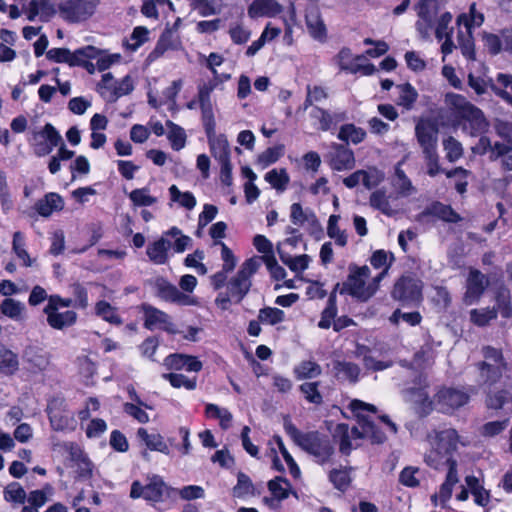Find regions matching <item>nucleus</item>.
<instances>
[{
    "label": "nucleus",
    "mask_w": 512,
    "mask_h": 512,
    "mask_svg": "<svg viewBox=\"0 0 512 512\" xmlns=\"http://www.w3.org/2000/svg\"><path fill=\"white\" fill-rule=\"evenodd\" d=\"M260 267L261 260L257 256L245 260L237 274L227 282V291L218 294L215 304L224 311L229 309L232 302L239 304L250 291L251 278Z\"/></svg>",
    "instance_id": "1"
},
{
    "label": "nucleus",
    "mask_w": 512,
    "mask_h": 512,
    "mask_svg": "<svg viewBox=\"0 0 512 512\" xmlns=\"http://www.w3.org/2000/svg\"><path fill=\"white\" fill-rule=\"evenodd\" d=\"M284 430L297 446L313 456L319 464L329 462L335 452L327 435L318 431L301 432L289 418L284 419Z\"/></svg>",
    "instance_id": "2"
},
{
    "label": "nucleus",
    "mask_w": 512,
    "mask_h": 512,
    "mask_svg": "<svg viewBox=\"0 0 512 512\" xmlns=\"http://www.w3.org/2000/svg\"><path fill=\"white\" fill-rule=\"evenodd\" d=\"M431 450L425 455V462L434 469L446 464L447 458L457 450L459 436L455 429H445L428 435Z\"/></svg>",
    "instance_id": "3"
},
{
    "label": "nucleus",
    "mask_w": 512,
    "mask_h": 512,
    "mask_svg": "<svg viewBox=\"0 0 512 512\" xmlns=\"http://www.w3.org/2000/svg\"><path fill=\"white\" fill-rule=\"evenodd\" d=\"M447 97L459 117L463 120L462 130L465 133L472 137H477L487 131L489 123L479 108L468 102L465 97L461 95L451 94Z\"/></svg>",
    "instance_id": "4"
},
{
    "label": "nucleus",
    "mask_w": 512,
    "mask_h": 512,
    "mask_svg": "<svg viewBox=\"0 0 512 512\" xmlns=\"http://www.w3.org/2000/svg\"><path fill=\"white\" fill-rule=\"evenodd\" d=\"M482 353L485 361L479 363L481 378L486 384L505 382L508 379V367L504 360L502 351L492 346H484Z\"/></svg>",
    "instance_id": "5"
},
{
    "label": "nucleus",
    "mask_w": 512,
    "mask_h": 512,
    "mask_svg": "<svg viewBox=\"0 0 512 512\" xmlns=\"http://www.w3.org/2000/svg\"><path fill=\"white\" fill-rule=\"evenodd\" d=\"M350 273L347 280L342 283L340 294H349L361 302L368 301L375 294L374 286L370 287L366 280L370 277V269L364 265L362 267L350 266Z\"/></svg>",
    "instance_id": "6"
},
{
    "label": "nucleus",
    "mask_w": 512,
    "mask_h": 512,
    "mask_svg": "<svg viewBox=\"0 0 512 512\" xmlns=\"http://www.w3.org/2000/svg\"><path fill=\"white\" fill-rule=\"evenodd\" d=\"M176 490L167 486L162 477L152 475L147 477L146 483L134 481L131 485L130 497L133 499L144 498L149 502H162L170 497Z\"/></svg>",
    "instance_id": "7"
},
{
    "label": "nucleus",
    "mask_w": 512,
    "mask_h": 512,
    "mask_svg": "<svg viewBox=\"0 0 512 512\" xmlns=\"http://www.w3.org/2000/svg\"><path fill=\"white\" fill-rule=\"evenodd\" d=\"M100 0H61L60 16L69 23H80L89 19L96 11Z\"/></svg>",
    "instance_id": "8"
},
{
    "label": "nucleus",
    "mask_w": 512,
    "mask_h": 512,
    "mask_svg": "<svg viewBox=\"0 0 512 512\" xmlns=\"http://www.w3.org/2000/svg\"><path fill=\"white\" fill-rule=\"evenodd\" d=\"M350 408L358 417L360 439L367 438L373 444H382L386 440L385 434L369 418L362 414V411L365 410L376 412V407L360 400H353L350 403Z\"/></svg>",
    "instance_id": "9"
},
{
    "label": "nucleus",
    "mask_w": 512,
    "mask_h": 512,
    "mask_svg": "<svg viewBox=\"0 0 512 512\" xmlns=\"http://www.w3.org/2000/svg\"><path fill=\"white\" fill-rule=\"evenodd\" d=\"M391 296L403 305L418 304L422 299V282L412 275H403L395 282Z\"/></svg>",
    "instance_id": "10"
},
{
    "label": "nucleus",
    "mask_w": 512,
    "mask_h": 512,
    "mask_svg": "<svg viewBox=\"0 0 512 512\" xmlns=\"http://www.w3.org/2000/svg\"><path fill=\"white\" fill-rule=\"evenodd\" d=\"M438 123L431 118H421L415 125V137L422 153L435 151L438 146Z\"/></svg>",
    "instance_id": "11"
},
{
    "label": "nucleus",
    "mask_w": 512,
    "mask_h": 512,
    "mask_svg": "<svg viewBox=\"0 0 512 512\" xmlns=\"http://www.w3.org/2000/svg\"><path fill=\"white\" fill-rule=\"evenodd\" d=\"M418 20L416 29L422 38H428L439 11L438 0H420L416 6Z\"/></svg>",
    "instance_id": "12"
},
{
    "label": "nucleus",
    "mask_w": 512,
    "mask_h": 512,
    "mask_svg": "<svg viewBox=\"0 0 512 512\" xmlns=\"http://www.w3.org/2000/svg\"><path fill=\"white\" fill-rule=\"evenodd\" d=\"M33 139L34 153L38 157L50 154L62 142L61 135L50 123H47L41 131L35 132Z\"/></svg>",
    "instance_id": "13"
},
{
    "label": "nucleus",
    "mask_w": 512,
    "mask_h": 512,
    "mask_svg": "<svg viewBox=\"0 0 512 512\" xmlns=\"http://www.w3.org/2000/svg\"><path fill=\"white\" fill-rule=\"evenodd\" d=\"M142 311L144 313V327L146 329L153 330L159 328L170 334L180 332L176 329L175 324L171 321V317L167 313L149 304H143Z\"/></svg>",
    "instance_id": "14"
},
{
    "label": "nucleus",
    "mask_w": 512,
    "mask_h": 512,
    "mask_svg": "<svg viewBox=\"0 0 512 512\" xmlns=\"http://www.w3.org/2000/svg\"><path fill=\"white\" fill-rule=\"evenodd\" d=\"M333 438L339 444L340 453L348 456L359 446L357 440L360 439V429L357 426L350 428L348 424L340 423L335 427Z\"/></svg>",
    "instance_id": "15"
},
{
    "label": "nucleus",
    "mask_w": 512,
    "mask_h": 512,
    "mask_svg": "<svg viewBox=\"0 0 512 512\" xmlns=\"http://www.w3.org/2000/svg\"><path fill=\"white\" fill-rule=\"evenodd\" d=\"M489 286V280L481 271L470 269L466 280L464 302L467 305L477 303Z\"/></svg>",
    "instance_id": "16"
},
{
    "label": "nucleus",
    "mask_w": 512,
    "mask_h": 512,
    "mask_svg": "<svg viewBox=\"0 0 512 512\" xmlns=\"http://www.w3.org/2000/svg\"><path fill=\"white\" fill-rule=\"evenodd\" d=\"M215 87L216 84L213 82L204 83L198 87V102L201 108L203 126L205 130L210 132L213 130V127H216L211 101V93Z\"/></svg>",
    "instance_id": "17"
},
{
    "label": "nucleus",
    "mask_w": 512,
    "mask_h": 512,
    "mask_svg": "<svg viewBox=\"0 0 512 512\" xmlns=\"http://www.w3.org/2000/svg\"><path fill=\"white\" fill-rule=\"evenodd\" d=\"M156 294L162 300L176 303L183 306L195 305L197 301L189 295L181 292L175 285L164 278H157L155 281Z\"/></svg>",
    "instance_id": "18"
},
{
    "label": "nucleus",
    "mask_w": 512,
    "mask_h": 512,
    "mask_svg": "<svg viewBox=\"0 0 512 512\" xmlns=\"http://www.w3.org/2000/svg\"><path fill=\"white\" fill-rule=\"evenodd\" d=\"M446 465L448 466V472L446 475V479L444 483L440 486V490L438 494H433L431 496V501L437 505L438 499L442 505L447 502L452 495L453 486L458 483V472H457V461L454 458H447Z\"/></svg>",
    "instance_id": "19"
},
{
    "label": "nucleus",
    "mask_w": 512,
    "mask_h": 512,
    "mask_svg": "<svg viewBox=\"0 0 512 512\" xmlns=\"http://www.w3.org/2000/svg\"><path fill=\"white\" fill-rule=\"evenodd\" d=\"M44 313L47 315V323L50 327L57 330H63L71 327L77 320V313L72 310L60 312L52 305H46Z\"/></svg>",
    "instance_id": "20"
},
{
    "label": "nucleus",
    "mask_w": 512,
    "mask_h": 512,
    "mask_svg": "<svg viewBox=\"0 0 512 512\" xmlns=\"http://www.w3.org/2000/svg\"><path fill=\"white\" fill-rule=\"evenodd\" d=\"M438 402L447 409H455L467 403L469 397L462 390L453 386H443L437 392Z\"/></svg>",
    "instance_id": "21"
},
{
    "label": "nucleus",
    "mask_w": 512,
    "mask_h": 512,
    "mask_svg": "<svg viewBox=\"0 0 512 512\" xmlns=\"http://www.w3.org/2000/svg\"><path fill=\"white\" fill-rule=\"evenodd\" d=\"M427 216H433L448 223H458L462 220V217L450 205H445L439 201L427 206L419 215L420 218Z\"/></svg>",
    "instance_id": "22"
},
{
    "label": "nucleus",
    "mask_w": 512,
    "mask_h": 512,
    "mask_svg": "<svg viewBox=\"0 0 512 512\" xmlns=\"http://www.w3.org/2000/svg\"><path fill=\"white\" fill-rule=\"evenodd\" d=\"M212 156L220 163L230 159V146L225 135L216 136L215 127L210 132L205 130Z\"/></svg>",
    "instance_id": "23"
},
{
    "label": "nucleus",
    "mask_w": 512,
    "mask_h": 512,
    "mask_svg": "<svg viewBox=\"0 0 512 512\" xmlns=\"http://www.w3.org/2000/svg\"><path fill=\"white\" fill-rule=\"evenodd\" d=\"M305 19L310 36L319 42H325L327 39V29L319 10L313 8L307 11Z\"/></svg>",
    "instance_id": "24"
},
{
    "label": "nucleus",
    "mask_w": 512,
    "mask_h": 512,
    "mask_svg": "<svg viewBox=\"0 0 512 512\" xmlns=\"http://www.w3.org/2000/svg\"><path fill=\"white\" fill-rule=\"evenodd\" d=\"M281 10V5L275 0H254L248 8V15L251 18L272 17L279 14Z\"/></svg>",
    "instance_id": "25"
},
{
    "label": "nucleus",
    "mask_w": 512,
    "mask_h": 512,
    "mask_svg": "<svg viewBox=\"0 0 512 512\" xmlns=\"http://www.w3.org/2000/svg\"><path fill=\"white\" fill-rule=\"evenodd\" d=\"M64 207L62 197L57 193H48L44 198L38 200L35 209L43 217L50 216L54 211H60Z\"/></svg>",
    "instance_id": "26"
},
{
    "label": "nucleus",
    "mask_w": 512,
    "mask_h": 512,
    "mask_svg": "<svg viewBox=\"0 0 512 512\" xmlns=\"http://www.w3.org/2000/svg\"><path fill=\"white\" fill-rule=\"evenodd\" d=\"M512 400L511 394L500 386H489L485 404L488 409L499 410Z\"/></svg>",
    "instance_id": "27"
},
{
    "label": "nucleus",
    "mask_w": 512,
    "mask_h": 512,
    "mask_svg": "<svg viewBox=\"0 0 512 512\" xmlns=\"http://www.w3.org/2000/svg\"><path fill=\"white\" fill-rule=\"evenodd\" d=\"M171 247L170 240L166 239L165 236L161 237L157 241L149 244L147 247V255L149 259L155 264H165L168 260V250Z\"/></svg>",
    "instance_id": "28"
},
{
    "label": "nucleus",
    "mask_w": 512,
    "mask_h": 512,
    "mask_svg": "<svg viewBox=\"0 0 512 512\" xmlns=\"http://www.w3.org/2000/svg\"><path fill=\"white\" fill-rule=\"evenodd\" d=\"M137 437L145 443V445L153 451H158L168 455L170 453L169 447L164 442L163 437L158 433L149 434L145 428L137 430Z\"/></svg>",
    "instance_id": "29"
},
{
    "label": "nucleus",
    "mask_w": 512,
    "mask_h": 512,
    "mask_svg": "<svg viewBox=\"0 0 512 512\" xmlns=\"http://www.w3.org/2000/svg\"><path fill=\"white\" fill-rule=\"evenodd\" d=\"M495 308L497 310V314L503 318H511L512 317V303H511V293L510 290L505 286H500L497 288L495 292Z\"/></svg>",
    "instance_id": "30"
},
{
    "label": "nucleus",
    "mask_w": 512,
    "mask_h": 512,
    "mask_svg": "<svg viewBox=\"0 0 512 512\" xmlns=\"http://www.w3.org/2000/svg\"><path fill=\"white\" fill-rule=\"evenodd\" d=\"M489 159L495 161L501 159V166L506 171H512V146L496 142L493 146Z\"/></svg>",
    "instance_id": "31"
},
{
    "label": "nucleus",
    "mask_w": 512,
    "mask_h": 512,
    "mask_svg": "<svg viewBox=\"0 0 512 512\" xmlns=\"http://www.w3.org/2000/svg\"><path fill=\"white\" fill-rule=\"evenodd\" d=\"M190 6L202 17L219 14L222 10L223 0H189Z\"/></svg>",
    "instance_id": "32"
},
{
    "label": "nucleus",
    "mask_w": 512,
    "mask_h": 512,
    "mask_svg": "<svg viewBox=\"0 0 512 512\" xmlns=\"http://www.w3.org/2000/svg\"><path fill=\"white\" fill-rule=\"evenodd\" d=\"M336 376L341 381L356 382L360 373V368L352 362H336L334 365Z\"/></svg>",
    "instance_id": "33"
},
{
    "label": "nucleus",
    "mask_w": 512,
    "mask_h": 512,
    "mask_svg": "<svg viewBox=\"0 0 512 512\" xmlns=\"http://www.w3.org/2000/svg\"><path fill=\"white\" fill-rule=\"evenodd\" d=\"M397 90V105L402 106L407 110L412 109L414 103L417 101L418 98V92L416 91V89L410 83H405L397 85Z\"/></svg>",
    "instance_id": "34"
},
{
    "label": "nucleus",
    "mask_w": 512,
    "mask_h": 512,
    "mask_svg": "<svg viewBox=\"0 0 512 512\" xmlns=\"http://www.w3.org/2000/svg\"><path fill=\"white\" fill-rule=\"evenodd\" d=\"M411 401L419 406V412L422 415L428 414L432 410V401L424 386L413 387L409 390Z\"/></svg>",
    "instance_id": "35"
},
{
    "label": "nucleus",
    "mask_w": 512,
    "mask_h": 512,
    "mask_svg": "<svg viewBox=\"0 0 512 512\" xmlns=\"http://www.w3.org/2000/svg\"><path fill=\"white\" fill-rule=\"evenodd\" d=\"M354 162L353 152L344 147H340L332 158L331 166L334 170L341 171L351 169L354 166Z\"/></svg>",
    "instance_id": "36"
},
{
    "label": "nucleus",
    "mask_w": 512,
    "mask_h": 512,
    "mask_svg": "<svg viewBox=\"0 0 512 512\" xmlns=\"http://www.w3.org/2000/svg\"><path fill=\"white\" fill-rule=\"evenodd\" d=\"M99 50L94 46H86L79 48L74 52L70 51V57L68 58L67 64L70 66H82L87 59L97 58Z\"/></svg>",
    "instance_id": "37"
},
{
    "label": "nucleus",
    "mask_w": 512,
    "mask_h": 512,
    "mask_svg": "<svg viewBox=\"0 0 512 512\" xmlns=\"http://www.w3.org/2000/svg\"><path fill=\"white\" fill-rule=\"evenodd\" d=\"M340 215L332 214L328 219L327 235L335 240V243L341 247L347 245V234L344 230H340L338 222Z\"/></svg>",
    "instance_id": "38"
},
{
    "label": "nucleus",
    "mask_w": 512,
    "mask_h": 512,
    "mask_svg": "<svg viewBox=\"0 0 512 512\" xmlns=\"http://www.w3.org/2000/svg\"><path fill=\"white\" fill-rule=\"evenodd\" d=\"M48 415L51 427L56 431H63L71 425L72 417L69 413L48 406Z\"/></svg>",
    "instance_id": "39"
},
{
    "label": "nucleus",
    "mask_w": 512,
    "mask_h": 512,
    "mask_svg": "<svg viewBox=\"0 0 512 512\" xmlns=\"http://www.w3.org/2000/svg\"><path fill=\"white\" fill-rule=\"evenodd\" d=\"M366 132L354 124H345L340 128L338 138L342 141H351L354 144H358L364 140Z\"/></svg>",
    "instance_id": "40"
},
{
    "label": "nucleus",
    "mask_w": 512,
    "mask_h": 512,
    "mask_svg": "<svg viewBox=\"0 0 512 512\" xmlns=\"http://www.w3.org/2000/svg\"><path fill=\"white\" fill-rule=\"evenodd\" d=\"M248 495H255V487L248 475L239 472L237 474V484L233 488V496L242 498Z\"/></svg>",
    "instance_id": "41"
},
{
    "label": "nucleus",
    "mask_w": 512,
    "mask_h": 512,
    "mask_svg": "<svg viewBox=\"0 0 512 512\" xmlns=\"http://www.w3.org/2000/svg\"><path fill=\"white\" fill-rule=\"evenodd\" d=\"M134 90L131 77L126 75L121 81L115 82L112 89L109 90V102H115L118 98L130 94Z\"/></svg>",
    "instance_id": "42"
},
{
    "label": "nucleus",
    "mask_w": 512,
    "mask_h": 512,
    "mask_svg": "<svg viewBox=\"0 0 512 512\" xmlns=\"http://www.w3.org/2000/svg\"><path fill=\"white\" fill-rule=\"evenodd\" d=\"M291 485L283 477H275L268 482V489L278 501L284 500L289 496Z\"/></svg>",
    "instance_id": "43"
},
{
    "label": "nucleus",
    "mask_w": 512,
    "mask_h": 512,
    "mask_svg": "<svg viewBox=\"0 0 512 512\" xmlns=\"http://www.w3.org/2000/svg\"><path fill=\"white\" fill-rule=\"evenodd\" d=\"M167 127L169 128L168 139L171 142V147L179 151L185 146L186 143V134L182 127L168 120L166 122Z\"/></svg>",
    "instance_id": "44"
},
{
    "label": "nucleus",
    "mask_w": 512,
    "mask_h": 512,
    "mask_svg": "<svg viewBox=\"0 0 512 512\" xmlns=\"http://www.w3.org/2000/svg\"><path fill=\"white\" fill-rule=\"evenodd\" d=\"M171 201L177 202L187 210H192L196 206V198L191 192H181L176 185L169 188Z\"/></svg>",
    "instance_id": "45"
},
{
    "label": "nucleus",
    "mask_w": 512,
    "mask_h": 512,
    "mask_svg": "<svg viewBox=\"0 0 512 512\" xmlns=\"http://www.w3.org/2000/svg\"><path fill=\"white\" fill-rule=\"evenodd\" d=\"M370 205L387 216H392L394 214V210L392 209L388 197L383 190H376L371 194Z\"/></svg>",
    "instance_id": "46"
},
{
    "label": "nucleus",
    "mask_w": 512,
    "mask_h": 512,
    "mask_svg": "<svg viewBox=\"0 0 512 512\" xmlns=\"http://www.w3.org/2000/svg\"><path fill=\"white\" fill-rule=\"evenodd\" d=\"M258 319L263 324L276 325L285 319L283 310L274 307H264L259 310Z\"/></svg>",
    "instance_id": "47"
},
{
    "label": "nucleus",
    "mask_w": 512,
    "mask_h": 512,
    "mask_svg": "<svg viewBox=\"0 0 512 512\" xmlns=\"http://www.w3.org/2000/svg\"><path fill=\"white\" fill-rule=\"evenodd\" d=\"M497 318V310L495 308L473 309L470 312L471 321L480 327L486 326L490 321Z\"/></svg>",
    "instance_id": "48"
},
{
    "label": "nucleus",
    "mask_w": 512,
    "mask_h": 512,
    "mask_svg": "<svg viewBox=\"0 0 512 512\" xmlns=\"http://www.w3.org/2000/svg\"><path fill=\"white\" fill-rule=\"evenodd\" d=\"M18 367L16 354L0 345V371L5 374H12Z\"/></svg>",
    "instance_id": "49"
},
{
    "label": "nucleus",
    "mask_w": 512,
    "mask_h": 512,
    "mask_svg": "<svg viewBox=\"0 0 512 512\" xmlns=\"http://www.w3.org/2000/svg\"><path fill=\"white\" fill-rule=\"evenodd\" d=\"M96 314L100 316L103 320L115 324V325H121L122 319L120 316L116 313V309L112 307L108 302L106 301H99L96 304Z\"/></svg>",
    "instance_id": "50"
},
{
    "label": "nucleus",
    "mask_w": 512,
    "mask_h": 512,
    "mask_svg": "<svg viewBox=\"0 0 512 512\" xmlns=\"http://www.w3.org/2000/svg\"><path fill=\"white\" fill-rule=\"evenodd\" d=\"M24 309V304L13 298L4 299L0 305L1 312L5 316L14 320H19L21 318V314Z\"/></svg>",
    "instance_id": "51"
},
{
    "label": "nucleus",
    "mask_w": 512,
    "mask_h": 512,
    "mask_svg": "<svg viewBox=\"0 0 512 512\" xmlns=\"http://www.w3.org/2000/svg\"><path fill=\"white\" fill-rule=\"evenodd\" d=\"M265 180L276 190L284 191L286 186L289 183V176L284 169L278 171L277 169H273L266 173Z\"/></svg>",
    "instance_id": "52"
},
{
    "label": "nucleus",
    "mask_w": 512,
    "mask_h": 512,
    "mask_svg": "<svg viewBox=\"0 0 512 512\" xmlns=\"http://www.w3.org/2000/svg\"><path fill=\"white\" fill-rule=\"evenodd\" d=\"M337 315V305L335 301V295L334 293H330L327 306L322 311L321 319L318 323V326L322 329H328L330 328L332 324V320L335 319Z\"/></svg>",
    "instance_id": "53"
},
{
    "label": "nucleus",
    "mask_w": 512,
    "mask_h": 512,
    "mask_svg": "<svg viewBox=\"0 0 512 512\" xmlns=\"http://www.w3.org/2000/svg\"><path fill=\"white\" fill-rule=\"evenodd\" d=\"M12 249L25 266L29 267L32 265V260L25 249L24 236L20 231H16L13 234Z\"/></svg>",
    "instance_id": "54"
},
{
    "label": "nucleus",
    "mask_w": 512,
    "mask_h": 512,
    "mask_svg": "<svg viewBox=\"0 0 512 512\" xmlns=\"http://www.w3.org/2000/svg\"><path fill=\"white\" fill-rule=\"evenodd\" d=\"M129 199L139 207L151 206L157 202V198L149 195V189L146 187L132 190Z\"/></svg>",
    "instance_id": "55"
},
{
    "label": "nucleus",
    "mask_w": 512,
    "mask_h": 512,
    "mask_svg": "<svg viewBox=\"0 0 512 512\" xmlns=\"http://www.w3.org/2000/svg\"><path fill=\"white\" fill-rule=\"evenodd\" d=\"M295 373L299 380L311 379L321 374V367L314 361H303L295 368Z\"/></svg>",
    "instance_id": "56"
},
{
    "label": "nucleus",
    "mask_w": 512,
    "mask_h": 512,
    "mask_svg": "<svg viewBox=\"0 0 512 512\" xmlns=\"http://www.w3.org/2000/svg\"><path fill=\"white\" fill-rule=\"evenodd\" d=\"M443 147L449 162H455L463 155L462 144L452 136L443 140Z\"/></svg>",
    "instance_id": "57"
},
{
    "label": "nucleus",
    "mask_w": 512,
    "mask_h": 512,
    "mask_svg": "<svg viewBox=\"0 0 512 512\" xmlns=\"http://www.w3.org/2000/svg\"><path fill=\"white\" fill-rule=\"evenodd\" d=\"M26 498L25 490L17 482L10 483L4 489V499L6 501L23 504Z\"/></svg>",
    "instance_id": "58"
},
{
    "label": "nucleus",
    "mask_w": 512,
    "mask_h": 512,
    "mask_svg": "<svg viewBox=\"0 0 512 512\" xmlns=\"http://www.w3.org/2000/svg\"><path fill=\"white\" fill-rule=\"evenodd\" d=\"M329 479L340 491H345L351 482L347 469H333L329 474Z\"/></svg>",
    "instance_id": "59"
},
{
    "label": "nucleus",
    "mask_w": 512,
    "mask_h": 512,
    "mask_svg": "<svg viewBox=\"0 0 512 512\" xmlns=\"http://www.w3.org/2000/svg\"><path fill=\"white\" fill-rule=\"evenodd\" d=\"M508 424L509 419L487 422L480 428V434L483 437L497 436L507 428Z\"/></svg>",
    "instance_id": "60"
},
{
    "label": "nucleus",
    "mask_w": 512,
    "mask_h": 512,
    "mask_svg": "<svg viewBox=\"0 0 512 512\" xmlns=\"http://www.w3.org/2000/svg\"><path fill=\"white\" fill-rule=\"evenodd\" d=\"M149 30L144 26H137L134 28L130 41L127 43L128 49L136 51L142 44L148 41Z\"/></svg>",
    "instance_id": "61"
},
{
    "label": "nucleus",
    "mask_w": 512,
    "mask_h": 512,
    "mask_svg": "<svg viewBox=\"0 0 512 512\" xmlns=\"http://www.w3.org/2000/svg\"><path fill=\"white\" fill-rule=\"evenodd\" d=\"M360 171L363 173V176H361V183L367 189H372L378 186L384 178L383 173L376 168Z\"/></svg>",
    "instance_id": "62"
},
{
    "label": "nucleus",
    "mask_w": 512,
    "mask_h": 512,
    "mask_svg": "<svg viewBox=\"0 0 512 512\" xmlns=\"http://www.w3.org/2000/svg\"><path fill=\"white\" fill-rule=\"evenodd\" d=\"M290 210V219L294 225L301 226L306 221H309L310 217L313 218V221H316L315 214L310 212V215H308L306 212H304L300 203H293L290 207Z\"/></svg>",
    "instance_id": "63"
},
{
    "label": "nucleus",
    "mask_w": 512,
    "mask_h": 512,
    "mask_svg": "<svg viewBox=\"0 0 512 512\" xmlns=\"http://www.w3.org/2000/svg\"><path fill=\"white\" fill-rule=\"evenodd\" d=\"M484 46L492 55H497L502 48H504L503 36L499 37L496 34L484 33L483 34Z\"/></svg>",
    "instance_id": "64"
}]
</instances>
